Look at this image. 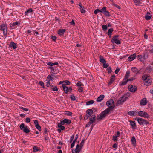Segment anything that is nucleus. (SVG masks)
Returning a JSON list of instances; mask_svg holds the SVG:
<instances>
[{
  "label": "nucleus",
  "mask_w": 153,
  "mask_h": 153,
  "mask_svg": "<svg viewBox=\"0 0 153 153\" xmlns=\"http://www.w3.org/2000/svg\"><path fill=\"white\" fill-rule=\"evenodd\" d=\"M109 108H107L104 111L102 112L100 114V116H97V119L98 120H100L105 117L108 114L110 111L109 110Z\"/></svg>",
  "instance_id": "f257e3e1"
},
{
  "label": "nucleus",
  "mask_w": 153,
  "mask_h": 153,
  "mask_svg": "<svg viewBox=\"0 0 153 153\" xmlns=\"http://www.w3.org/2000/svg\"><path fill=\"white\" fill-rule=\"evenodd\" d=\"M106 105L109 107L108 108H109V110L110 111L115 107L114 101L113 100L111 99L109 100L107 102Z\"/></svg>",
  "instance_id": "f03ea898"
},
{
  "label": "nucleus",
  "mask_w": 153,
  "mask_h": 153,
  "mask_svg": "<svg viewBox=\"0 0 153 153\" xmlns=\"http://www.w3.org/2000/svg\"><path fill=\"white\" fill-rule=\"evenodd\" d=\"M135 120H137L139 123L140 125L145 124L147 125L149 124V122H148L146 120L141 118H138L136 119Z\"/></svg>",
  "instance_id": "7ed1b4c3"
},
{
  "label": "nucleus",
  "mask_w": 153,
  "mask_h": 153,
  "mask_svg": "<svg viewBox=\"0 0 153 153\" xmlns=\"http://www.w3.org/2000/svg\"><path fill=\"white\" fill-rule=\"evenodd\" d=\"M0 30L2 31L4 35H6L7 33V27L5 24H2L0 26Z\"/></svg>",
  "instance_id": "20e7f679"
},
{
  "label": "nucleus",
  "mask_w": 153,
  "mask_h": 153,
  "mask_svg": "<svg viewBox=\"0 0 153 153\" xmlns=\"http://www.w3.org/2000/svg\"><path fill=\"white\" fill-rule=\"evenodd\" d=\"M138 114L139 116L145 118H148L149 117V116L145 112L140 111L138 112Z\"/></svg>",
  "instance_id": "39448f33"
},
{
  "label": "nucleus",
  "mask_w": 153,
  "mask_h": 153,
  "mask_svg": "<svg viewBox=\"0 0 153 153\" xmlns=\"http://www.w3.org/2000/svg\"><path fill=\"white\" fill-rule=\"evenodd\" d=\"M118 35H116L114 36L113 38L112 39L111 42L112 43H115L117 44H120L121 43L120 41L117 38L118 37Z\"/></svg>",
  "instance_id": "423d86ee"
},
{
  "label": "nucleus",
  "mask_w": 153,
  "mask_h": 153,
  "mask_svg": "<svg viewBox=\"0 0 153 153\" xmlns=\"http://www.w3.org/2000/svg\"><path fill=\"white\" fill-rule=\"evenodd\" d=\"M24 125V124L23 123L21 124L19 126L20 129L22 130L23 129V131L25 133H29L30 131L28 128L27 126H26L25 127Z\"/></svg>",
  "instance_id": "0eeeda50"
},
{
  "label": "nucleus",
  "mask_w": 153,
  "mask_h": 153,
  "mask_svg": "<svg viewBox=\"0 0 153 153\" xmlns=\"http://www.w3.org/2000/svg\"><path fill=\"white\" fill-rule=\"evenodd\" d=\"M129 91L131 92H134L137 89V88L135 86L130 85L128 87Z\"/></svg>",
  "instance_id": "6e6552de"
},
{
  "label": "nucleus",
  "mask_w": 153,
  "mask_h": 153,
  "mask_svg": "<svg viewBox=\"0 0 153 153\" xmlns=\"http://www.w3.org/2000/svg\"><path fill=\"white\" fill-rule=\"evenodd\" d=\"M147 104L146 99L144 98L142 99L140 101V104L141 105H145Z\"/></svg>",
  "instance_id": "1a4fd4ad"
},
{
  "label": "nucleus",
  "mask_w": 153,
  "mask_h": 153,
  "mask_svg": "<svg viewBox=\"0 0 153 153\" xmlns=\"http://www.w3.org/2000/svg\"><path fill=\"white\" fill-rule=\"evenodd\" d=\"M62 87L63 88V90L65 93L67 94L69 92L68 87L65 85V84H63L62 85Z\"/></svg>",
  "instance_id": "9d476101"
},
{
  "label": "nucleus",
  "mask_w": 153,
  "mask_h": 153,
  "mask_svg": "<svg viewBox=\"0 0 153 153\" xmlns=\"http://www.w3.org/2000/svg\"><path fill=\"white\" fill-rule=\"evenodd\" d=\"M115 75H113L111 76L110 81L108 83L109 85H111L115 80Z\"/></svg>",
  "instance_id": "9b49d317"
},
{
  "label": "nucleus",
  "mask_w": 153,
  "mask_h": 153,
  "mask_svg": "<svg viewBox=\"0 0 153 153\" xmlns=\"http://www.w3.org/2000/svg\"><path fill=\"white\" fill-rule=\"evenodd\" d=\"M128 97L126 94H125L122 96L120 98V99L122 101L124 102L127 99Z\"/></svg>",
  "instance_id": "f8f14e48"
},
{
  "label": "nucleus",
  "mask_w": 153,
  "mask_h": 153,
  "mask_svg": "<svg viewBox=\"0 0 153 153\" xmlns=\"http://www.w3.org/2000/svg\"><path fill=\"white\" fill-rule=\"evenodd\" d=\"M136 56L135 54H133L131 55L128 58V60L129 61H131L135 59Z\"/></svg>",
  "instance_id": "ddd939ff"
},
{
  "label": "nucleus",
  "mask_w": 153,
  "mask_h": 153,
  "mask_svg": "<svg viewBox=\"0 0 153 153\" xmlns=\"http://www.w3.org/2000/svg\"><path fill=\"white\" fill-rule=\"evenodd\" d=\"M117 136H113V140L114 141H115L117 140V137L120 136V132L119 131H117Z\"/></svg>",
  "instance_id": "4468645a"
},
{
  "label": "nucleus",
  "mask_w": 153,
  "mask_h": 153,
  "mask_svg": "<svg viewBox=\"0 0 153 153\" xmlns=\"http://www.w3.org/2000/svg\"><path fill=\"white\" fill-rule=\"evenodd\" d=\"M105 96L104 95H101L99 96L97 100V102H101L104 98Z\"/></svg>",
  "instance_id": "2eb2a0df"
},
{
  "label": "nucleus",
  "mask_w": 153,
  "mask_h": 153,
  "mask_svg": "<svg viewBox=\"0 0 153 153\" xmlns=\"http://www.w3.org/2000/svg\"><path fill=\"white\" fill-rule=\"evenodd\" d=\"M131 70L132 72L135 74H137L139 73V71L135 67H132Z\"/></svg>",
  "instance_id": "dca6fc26"
},
{
  "label": "nucleus",
  "mask_w": 153,
  "mask_h": 153,
  "mask_svg": "<svg viewBox=\"0 0 153 153\" xmlns=\"http://www.w3.org/2000/svg\"><path fill=\"white\" fill-rule=\"evenodd\" d=\"M151 16H152L150 14V13L149 12H148L147 14L145 16V18L146 20H148L151 19Z\"/></svg>",
  "instance_id": "f3484780"
},
{
  "label": "nucleus",
  "mask_w": 153,
  "mask_h": 153,
  "mask_svg": "<svg viewBox=\"0 0 153 153\" xmlns=\"http://www.w3.org/2000/svg\"><path fill=\"white\" fill-rule=\"evenodd\" d=\"M123 80V82H120V84L121 86H123V85L126 84L128 82V80L125 79H124Z\"/></svg>",
  "instance_id": "a211bd4d"
},
{
  "label": "nucleus",
  "mask_w": 153,
  "mask_h": 153,
  "mask_svg": "<svg viewBox=\"0 0 153 153\" xmlns=\"http://www.w3.org/2000/svg\"><path fill=\"white\" fill-rule=\"evenodd\" d=\"M9 46L12 47L13 49H15L16 48V45L14 42H11Z\"/></svg>",
  "instance_id": "6ab92c4d"
},
{
  "label": "nucleus",
  "mask_w": 153,
  "mask_h": 153,
  "mask_svg": "<svg viewBox=\"0 0 153 153\" xmlns=\"http://www.w3.org/2000/svg\"><path fill=\"white\" fill-rule=\"evenodd\" d=\"M79 145L77 144L76 147V148L75 149H72V153H76V152H77V151H78V149H79Z\"/></svg>",
  "instance_id": "aec40b11"
},
{
  "label": "nucleus",
  "mask_w": 153,
  "mask_h": 153,
  "mask_svg": "<svg viewBox=\"0 0 153 153\" xmlns=\"http://www.w3.org/2000/svg\"><path fill=\"white\" fill-rule=\"evenodd\" d=\"M99 58L100 59V61L102 63H104L106 62L105 60L104 59V57L100 55L99 56Z\"/></svg>",
  "instance_id": "412c9836"
},
{
  "label": "nucleus",
  "mask_w": 153,
  "mask_h": 153,
  "mask_svg": "<svg viewBox=\"0 0 153 153\" xmlns=\"http://www.w3.org/2000/svg\"><path fill=\"white\" fill-rule=\"evenodd\" d=\"M86 113L89 116H91L93 114V111L91 109H88L86 111Z\"/></svg>",
  "instance_id": "4be33fe9"
},
{
  "label": "nucleus",
  "mask_w": 153,
  "mask_h": 153,
  "mask_svg": "<svg viewBox=\"0 0 153 153\" xmlns=\"http://www.w3.org/2000/svg\"><path fill=\"white\" fill-rule=\"evenodd\" d=\"M151 82V80L149 78L145 81V85H150Z\"/></svg>",
  "instance_id": "5701e85b"
},
{
  "label": "nucleus",
  "mask_w": 153,
  "mask_h": 153,
  "mask_svg": "<svg viewBox=\"0 0 153 153\" xmlns=\"http://www.w3.org/2000/svg\"><path fill=\"white\" fill-rule=\"evenodd\" d=\"M130 72L129 71H127L125 75V78L124 79H128V78H129L130 76Z\"/></svg>",
  "instance_id": "b1692460"
},
{
  "label": "nucleus",
  "mask_w": 153,
  "mask_h": 153,
  "mask_svg": "<svg viewBox=\"0 0 153 153\" xmlns=\"http://www.w3.org/2000/svg\"><path fill=\"white\" fill-rule=\"evenodd\" d=\"M113 29L112 28H111L108 30V36H109L110 37H111V33L113 31Z\"/></svg>",
  "instance_id": "393cba45"
},
{
  "label": "nucleus",
  "mask_w": 153,
  "mask_h": 153,
  "mask_svg": "<svg viewBox=\"0 0 153 153\" xmlns=\"http://www.w3.org/2000/svg\"><path fill=\"white\" fill-rule=\"evenodd\" d=\"M65 30L64 29L59 30L58 32V34L60 35H63L64 34V32H65Z\"/></svg>",
  "instance_id": "a878e982"
},
{
  "label": "nucleus",
  "mask_w": 153,
  "mask_h": 153,
  "mask_svg": "<svg viewBox=\"0 0 153 153\" xmlns=\"http://www.w3.org/2000/svg\"><path fill=\"white\" fill-rule=\"evenodd\" d=\"M95 118L96 117L94 115V116L92 117L89 118L90 121L89 122L92 124L95 120Z\"/></svg>",
  "instance_id": "bb28decb"
},
{
  "label": "nucleus",
  "mask_w": 153,
  "mask_h": 153,
  "mask_svg": "<svg viewBox=\"0 0 153 153\" xmlns=\"http://www.w3.org/2000/svg\"><path fill=\"white\" fill-rule=\"evenodd\" d=\"M137 57L138 58V60H140L141 62H144V60L143 59V56L142 55H138Z\"/></svg>",
  "instance_id": "cd10ccee"
},
{
  "label": "nucleus",
  "mask_w": 153,
  "mask_h": 153,
  "mask_svg": "<svg viewBox=\"0 0 153 153\" xmlns=\"http://www.w3.org/2000/svg\"><path fill=\"white\" fill-rule=\"evenodd\" d=\"M131 142L135 146L136 144V140L135 137H133L131 139Z\"/></svg>",
  "instance_id": "c85d7f7f"
},
{
  "label": "nucleus",
  "mask_w": 153,
  "mask_h": 153,
  "mask_svg": "<svg viewBox=\"0 0 153 153\" xmlns=\"http://www.w3.org/2000/svg\"><path fill=\"white\" fill-rule=\"evenodd\" d=\"M131 125L132 126L133 128H134L136 127V125L135 122L132 121H130Z\"/></svg>",
  "instance_id": "c756f323"
},
{
  "label": "nucleus",
  "mask_w": 153,
  "mask_h": 153,
  "mask_svg": "<svg viewBox=\"0 0 153 153\" xmlns=\"http://www.w3.org/2000/svg\"><path fill=\"white\" fill-rule=\"evenodd\" d=\"M94 103V101L93 100H90L88 101H87L86 102V105H90L91 104H93Z\"/></svg>",
  "instance_id": "7c9ffc66"
},
{
  "label": "nucleus",
  "mask_w": 153,
  "mask_h": 153,
  "mask_svg": "<svg viewBox=\"0 0 153 153\" xmlns=\"http://www.w3.org/2000/svg\"><path fill=\"white\" fill-rule=\"evenodd\" d=\"M134 2L136 3V5H139L140 4V1L139 0H133Z\"/></svg>",
  "instance_id": "2f4dec72"
},
{
  "label": "nucleus",
  "mask_w": 153,
  "mask_h": 153,
  "mask_svg": "<svg viewBox=\"0 0 153 153\" xmlns=\"http://www.w3.org/2000/svg\"><path fill=\"white\" fill-rule=\"evenodd\" d=\"M149 77H148V76H147L146 75H143L142 76V79H143L145 81H146L148 79H149Z\"/></svg>",
  "instance_id": "473e14b6"
},
{
  "label": "nucleus",
  "mask_w": 153,
  "mask_h": 153,
  "mask_svg": "<svg viewBox=\"0 0 153 153\" xmlns=\"http://www.w3.org/2000/svg\"><path fill=\"white\" fill-rule=\"evenodd\" d=\"M64 121H65V123H66L67 124H69L71 123V120H68V119H64Z\"/></svg>",
  "instance_id": "72a5a7b5"
},
{
  "label": "nucleus",
  "mask_w": 153,
  "mask_h": 153,
  "mask_svg": "<svg viewBox=\"0 0 153 153\" xmlns=\"http://www.w3.org/2000/svg\"><path fill=\"white\" fill-rule=\"evenodd\" d=\"M52 75H49L47 77V78L49 80H48V81H53V78L51 76Z\"/></svg>",
  "instance_id": "f704fd0d"
},
{
  "label": "nucleus",
  "mask_w": 153,
  "mask_h": 153,
  "mask_svg": "<svg viewBox=\"0 0 153 153\" xmlns=\"http://www.w3.org/2000/svg\"><path fill=\"white\" fill-rule=\"evenodd\" d=\"M123 103V102H122L120 99H119V100H118L117 102L116 105H117L118 106L121 104H122Z\"/></svg>",
  "instance_id": "c9c22d12"
},
{
  "label": "nucleus",
  "mask_w": 153,
  "mask_h": 153,
  "mask_svg": "<svg viewBox=\"0 0 153 153\" xmlns=\"http://www.w3.org/2000/svg\"><path fill=\"white\" fill-rule=\"evenodd\" d=\"M102 28L104 31H106L107 29V26L105 25H103L102 26Z\"/></svg>",
  "instance_id": "e433bc0d"
},
{
  "label": "nucleus",
  "mask_w": 153,
  "mask_h": 153,
  "mask_svg": "<svg viewBox=\"0 0 153 153\" xmlns=\"http://www.w3.org/2000/svg\"><path fill=\"white\" fill-rule=\"evenodd\" d=\"M143 56V59L144 61L148 58V55L147 53H145Z\"/></svg>",
  "instance_id": "4c0bfd02"
},
{
  "label": "nucleus",
  "mask_w": 153,
  "mask_h": 153,
  "mask_svg": "<svg viewBox=\"0 0 153 153\" xmlns=\"http://www.w3.org/2000/svg\"><path fill=\"white\" fill-rule=\"evenodd\" d=\"M135 112L134 111H130L128 112V114L130 116H135V114L134 113Z\"/></svg>",
  "instance_id": "58836bf2"
},
{
  "label": "nucleus",
  "mask_w": 153,
  "mask_h": 153,
  "mask_svg": "<svg viewBox=\"0 0 153 153\" xmlns=\"http://www.w3.org/2000/svg\"><path fill=\"white\" fill-rule=\"evenodd\" d=\"M58 126L59 128H60L61 130H63L65 129V127L64 126L61 125L60 124H58Z\"/></svg>",
  "instance_id": "ea45409f"
},
{
  "label": "nucleus",
  "mask_w": 153,
  "mask_h": 153,
  "mask_svg": "<svg viewBox=\"0 0 153 153\" xmlns=\"http://www.w3.org/2000/svg\"><path fill=\"white\" fill-rule=\"evenodd\" d=\"M84 141H85L84 140H82L81 141V143H80L79 146V148H81V149H82V148L83 146L84 143Z\"/></svg>",
  "instance_id": "a19ab883"
},
{
  "label": "nucleus",
  "mask_w": 153,
  "mask_h": 153,
  "mask_svg": "<svg viewBox=\"0 0 153 153\" xmlns=\"http://www.w3.org/2000/svg\"><path fill=\"white\" fill-rule=\"evenodd\" d=\"M33 10L31 8H29L28 9V10L27 11H26L25 12L26 15H27L28 13H29L31 12H32L33 11Z\"/></svg>",
  "instance_id": "79ce46f5"
},
{
  "label": "nucleus",
  "mask_w": 153,
  "mask_h": 153,
  "mask_svg": "<svg viewBox=\"0 0 153 153\" xmlns=\"http://www.w3.org/2000/svg\"><path fill=\"white\" fill-rule=\"evenodd\" d=\"M106 11V7H103L101 10H100V12H103L104 13Z\"/></svg>",
  "instance_id": "37998d69"
},
{
  "label": "nucleus",
  "mask_w": 153,
  "mask_h": 153,
  "mask_svg": "<svg viewBox=\"0 0 153 153\" xmlns=\"http://www.w3.org/2000/svg\"><path fill=\"white\" fill-rule=\"evenodd\" d=\"M80 11L81 13H85V11L84 9V7L83 6L82 7V8L80 7Z\"/></svg>",
  "instance_id": "c03bdc74"
},
{
  "label": "nucleus",
  "mask_w": 153,
  "mask_h": 153,
  "mask_svg": "<svg viewBox=\"0 0 153 153\" xmlns=\"http://www.w3.org/2000/svg\"><path fill=\"white\" fill-rule=\"evenodd\" d=\"M65 114L67 115L68 116H71L72 114V113L70 111H66L65 113Z\"/></svg>",
  "instance_id": "a18cd8bd"
},
{
  "label": "nucleus",
  "mask_w": 153,
  "mask_h": 153,
  "mask_svg": "<svg viewBox=\"0 0 153 153\" xmlns=\"http://www.w3.org/2000/svg\"><path fill=\"white\" fill-rule=\"evenodd\" d=\"M70 98L72 100H76V98H75V97L74 96V95H71Z\"/></svg>",
  "instance_id": "49530a36"
},
{
  "label": "nucleus",
  "mask_w": 153,
  "mask_h": 153,
  "mask_svg": "<svg viewBox=\"0 0 153 153\" xmlns=\"http://www.w3.org/2000/svg\"><path fill=\"white\" fill-rule=\"evenodd\" d=\"M35 127L36 128L38 129L39 131H41V127L38 124L37 125H35Z\"/></svg>",
  "instance_id": "de8ad7c7"
},
{
  "label": "nucleus",
  "mask_w": 153,
  "mask_h": 153,
  "mask_svg": "<svg viewBox=\"0 0 153 153\" xmlns=\"http://www.w3.org/2000/svg\"><path fill=\"white\" fill-rule=\"evenodd\" d=\"M104 14L106 16L109 17L110 16L109 12L107 11L104 13Z\"/></svg>",
  "instance_id": "09e8293b"
},
{
  "label": "nucleus",
  "mask_w": 153,
  "mask_h": 153,
  "mask_svg": "<svg viewBox=\"0 0 153 153\" xmlns=\"http://www.w3.org/2000/svg\"><path fill=\"white\" fill-rule=\"evenodd\" d=\"M39 149L36 147L34 146L33 148V151L34 152H37L39 150Z\"/></svg>",
  "instance_id": "8fccbe9b"
},
{
  "label": "nucleus",
  "mask_w": 153,
  "mask_h": 153,
  "mask_svg": "<svg viewBox=\"0 0 153 153\" xmlns=\"http://www.w3.org/2000/svg\"><path fill=\"white\" fill-rule=\"evenodd\" d=\"M52 90H53L54 91H57L58 90V89L57 88V87L56 86H54L53 88H52Z\"/></svg>",
  "instance_id": "3c124183"
},
{
  "label": "nucleus",
  "mask_w": 153,
  "mask_h": 153,
  "mask_svg": "<svg viewBox=\"0 0 153 153\" xmlns=\"http://www.w3.org/2000/svg\"><path fill=\"white\" fill-rule=\"evenodd\" d=\"M112 4L114 6L118 8L119 9H120V7L117 4H116L114 3H113Z\"/></svg>",
  "instance_id": "603ef678"
},
{
  "label": "nucleus",
  "mask_w": 153,
  "mask_h": 153,
  "mask_svg": "<svg viewBox=\"0 0 153 153\" xmlns=\"http://www.w3.org/2000/svg\"><path fill=\"white\" fill-rule=\"evenodd\" d=\"M39 84L40 85L42 86L43 88H45L44 85V83L40 81L39 82Z\"/></svg>",
  "instance_id": "864d4df0"
},
{
  "label": "nucleus",
  "mask_w": 153,
  "mask_h": 153,
  "mask_svg": "<svg viewBox=\"0 0 153 153\" xmlns=\"http://www.w3.org/2000/svg\"><path fill=\"white\" fill-rule=\"evenodd\" d=\"M120 70V68H117L116 70L115 71V73L116 74H117L119 72Z\"/></svg>",
  "instance_id": "5fc2aeb1"
},
{
  "label": "nucleus",
  "mask_w": 153,
  "mask_h": 153,
  "mask_svg": "<svg viewBox=\"0 0 153 153\" xmlns=\"http://www.w3.org/2000/svg\"><path fill=\"white\" fill-rule=\"evenodd\" d=\"M20 109H22L23 110L25 111H27L29 110L28 108H23V107H20Z\"/></svg>",
  "instance_id": "6e6d98bb"
},
{
  "label": "nucleus",
  "mask_w": 153,
  "mask_h": 153,
  "mask_svg": "<svg viewBox=\"0 0 153 153\" xmlns=\"http://www.w3.org/2000/svg\"><path fill=\"white\" fill-rule=\"evenodd\" d=\"M64 83H65L66 85H69L70 84V82L68 81L65 80V81H64Z\"/></svg>",
  "instance_id": "4d7b16f0"
},
{
  "label": "nucleus",
  "mask_w": 153,
  "mask_h": 153,
  "mask_svg": "<svg viewBox=\"0 0 153 153\" xmlns=\"http://www.w3.org/2000/svg\"><path fill=\"white\" fill-rule=\"evenodd\" d=\"M30 118L27 117L25 119V122L27 123L30 122Z\"/></svg>",
  "instance_id": "13d9d810"
},
{
  "label": "nucleus",
  "mask_w": 153,
  "mask_h": 153,
  "mask_svg": "<svg viewBox=\"0 0 153 153\" xmlns=\"http://www.w3.org/2000/svg\"><path fill=\"white\" fill-rule=\"evenodd\" d=\"M98 12H100V10H99V9H97L94 11V14H96L98 13Z\"/></svg>",
  "instance_id": "bf43d9fd"
},
{
  "label": "nucleus",
  "mask_w": 153,
  "mask_h": 153,
  "mask_svg": "<svg viewBox=\"0 0 153 153\" xmlns=\"http://www.w3.org/2000/svg\"><path fill=\"white\" fill-rule=\"evenodd\" d=\"M64 121V120L62 121H61L60 122L58 123V124H60L61 125H64L65 123V121Z\"/></svg>",
  "instance_id": "052dcab7"
},
{
  "label": "nucleus",
  "mask_w": 153,
  "mask_h": 153,
  "mask_svg": "<svg viewBox=\"0 0 153 153\" xmlns=\"http://www.w3.org/2000/svg\"><path fill=\"white\" fill-rule=\"evenodd\" d=\"M18 22H13V23H12V26H14L16 25H18Z\"/></svg>",
  "instance_id": "680f3d73"
},
{
  "label": "nucleus",
  "mask_w": 153,
  "mask_h": 153,
  "mask_svg": "<svg viewBox=\"0 0 153 153\" xmlns=\"http://www.w3.org/2000/svg\"><path fill=\"white\" fill-rule=\"evenodd\" d=\"M76 85L80 87L82 86V84L81 83V82L79 81V82L77 83Z\"/></svg>",
  "instance_id": "e2e57ef3"
},
{
  "label": "nucleus",
  "mask_w": 153,
  "mask_h": 153,
  "mask_svg": "<svg viewBox=\"0 0 153 153\" xmlns=\"http://www.w3.org/2000/svg\"><path fill=\"white\" fill-rule=\"evenodd\" d=\"M107 70H108V72L109 73H111L112 71L111 69V67H108Z\"/></svg>",
  "instance_id": "0e129e2a"
},
{
  "label": "nucleus",
  "mask_w": 153,
  "mask_h": 153,
  "mask_svg": "<svg viewBox=\"0 0 153 153\" xmlns=\"http://www.w3.org/2000/svg\"><path fill=\"white\" fill-rule=\"evenodd\" d=\"M78 91L79 92H82L83 91V88L82 87H79Z\"/></svg>",
  "instance_id": "69168bd1"
},
{
  "label": "nucleus",
  "mask_w": 153,
  "mask_h": 153,
  "mask_svg": "<svg viewBox=\"0 0 153 153\" xmlns=\"http://www.w3.org/2000/svg\"><path fill=\"white\" fill-rule=\"evenodd\" d=\"M103 67L105 68H106L108 67V65L106 63H103Z\"/></svg>",
  "instance_id": "338daca9"
},
{
  "label": "nucleus",
  "mask_w": 153,
  "mask_h": 153,
  "mask_svg": "<svg viewBox=\"0 0 153 153\" xmlns=\"http://www.w3.org/2000/svg\"><path fill=\"white\" fill-rule=\"evenodd\" d=\"M51 39H52L53 40H54V41H55L56 39V37L55 36H52L51 37Z\"/></svg>",
  "instance_id": "774afa93"
}]
</instances>
